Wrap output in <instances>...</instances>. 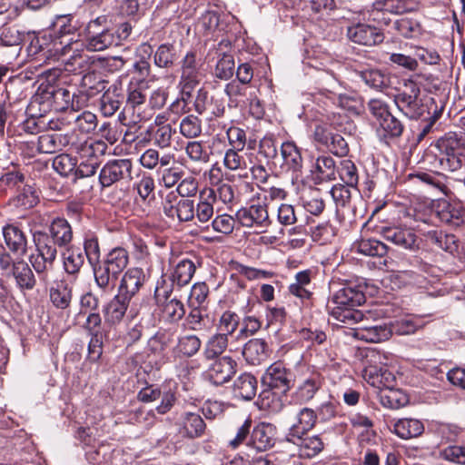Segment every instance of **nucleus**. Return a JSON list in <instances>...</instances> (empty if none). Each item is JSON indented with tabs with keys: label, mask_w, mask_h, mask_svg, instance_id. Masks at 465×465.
<instances>
[{
	"label": "nucleus",
	"mask_w": 465,
	"mask_h": 465,
	"mask_svg": "<svg viewBox=\"0 0 465 465\" xmlns=\"http://www.w3.org/2000/svg\"><path fill=\"white\" fill-rule=\"evenodd\" d=\"M246 84L237 80H232L224 87V94L228 97V104L231 107H237L244 102L246 95Z\"/></svg>",
	"instance_id": "603ef678"
},
{
	"label": "nucleus",
	"mask_w": 465,
	"mask_h": 465,
	"mask_svg": "<svg viewBox=\"0 0 465 465\" xmlns=\"http://www.w3.org/2000/svg\"><path fill=\"white\" fill-rule=\"evenodd\" d=\"M393 327V333L398 335H410L413 334L420 326V320L419 318L405 317L391 322Z\"/></svg>",
	"instance_id": "69168bd1"
},
{
	"label": "nucleus",
	"mask_w": 465,
	"mask_h": 465,
	"mask_svg": "<svg viewBox=\"0 0 465 465\" xmlns=\"http://www.w3.org/2000/svg\"><path fill=\"white\" fill-rule=\"evenodd\" d=\"M242 150L228 148L223 156V166L229 171H242L247 168V163L241 154Z\"/></svg>",
	"instance_id": "e2e57ef3"
},
{
	"label": "nucleus",
	"mask_w": 465,
	"mask_h": 465,
	"mask_svg": "<svg viewBox=\"0 0 465 465\" xmlns=\"http://www.w3.org/2000/svg\"><path fill=\"white\" fill-rule=\"evenodd\" d=\"M410 0H378L373 3L376 10L386 11L391 14L401 15L410 12L412 7Z\"/></svg>",
	"instance_id": "6e6d98bb"
},
{
	"label": "nucleus",
	"mask_w": 465,
	"mask_h": 465,
	"mask_svg": "<svg viewBox=\"0 0 465 465\" xmlns=\"http://www.w3.org/2000/svg\"><path fill=\"white\" fill-rule=\"evenodd\" d=\"M361 78L368 86L377 90H381L390 84L389 76L377 69H370L361 72Z\"/></svg>",
	"instance_id": "bf43d9fd"
},
{
	"label": "nucleus",
	"mask_w": 465,
	"mask_h": 465,
	"mask_svg": "<svg viewBox=\"0 0 465 465\" xmlns=\"http://www.w3.org/2000/svg\"><path fill=\"white\" fill-rule=\"evenodd\" d=\"M205 371L206 379L216 386L228 382L236 372L237 362L231 356L213 360Z\"/></svg>",
	"instance_id": "f8f14e48"
},
{
	"label": "nucleus",
	"mask_w": 465,
	"mask_h": 465,
	"mask_svg": "<svg viewBox=\"0 0 465 465\" xmlns=\"http://www.w3.org/2000/svg\"><path fill=\"white\" fill-rule=\"evenodd\" d=\"M144 282V274L140 268H130L124 274L119 286V294L131 298L139 291Z\"/></svg>",
	"instance_id": "5701e85b"
},
{
	"label": "nucleus",
	"mask_w": 465,
	"mask_h": 465,
	"mask_svg": "<svg viewBox=\"0 0 465 465\" xmlns=\"http://www.w3.org/2000/svg\"><path fill=\"white\" fill-rule=\"evenodd\" d=\"M161 310L162 318L168 322H177L183 319L185 314L183 303L176 299L170 298L169 295L164 296V301L157 298Z\"/></svg>",
	"instance_id": "7c9ffc66"
},
{
	"label": "nucleus",
	"mask_w": 465,
	"mask_h": 465,
	"mask_svg": "<svg viewBox=\"0 0 465 465\" xmlns=\"http://www.w3.org/2000/svg\"><path fill=\"white\" fill-rule=\"evenodd\" d=\"M216 194L213 189H204L200 192L199 202L194 206V216L201 223L208 222L213 215V203Z\"/></svg>",
	"instance_id": "f704fd0d"
},
{
	"label": "nucleus",
	"mask_w": 465,
	"mask_h": 465,
	"mask_svg": "<svg viewBox=\"0 0 465 465\" xmlns=\"http://www.w3.org/2000/svg\"><path fill=\"white\" fill-rule=\"evenodd\" d=\"M68 143V135L58 133L44 134L38 137L37 150L41 153H54L62 150Z\"/></svg>",
	"instance_id": "72a5a7b5"
},
{
	"label": "nucleus",
	"mask_w": 465,
	"mask_h": 465,
	"mask_svg": "<svg viewBox=\"0 0 465 465\" xmlns=\"http://www.w3.org/2000/svg\"><path fill=\"white\" fill-rule=\"evenodd\" d=\"M242 356L252 365H259L269 357L267 342L262 339H251L243 346Z\"/></svg>",
	"instance_id": "b1692460"
},
{
	"label": "nucleus",
	"mask_w": 465,
	"mask_h": 465,
	"mask_svg": "<svg viewBox=\"0 0 465 465\" xmlns=\"http://www.w3.org/2000/svg\"><path fill=\"white\" fill-rule=\"evenodd\" d=\"M46 232L60 248L66 247L73 240L72 227L64 218L53 220Z\"/></svg>",
	"instance_id": "cd10ccee"
},
{
	"label": "nucleus",
	"mask_w": 465,
	"mask_h": 465,
	"mask_svg": "<svg viewBox=\"0 0 465 465\" xmlns=\"http://www.w3.org/2000/svg\"><path fill=\"white\" fill-rule=\"evenodd\" d=\"M10 277L15 279L16 285L21 290H33L36 285V278L33 270L24 260L16 261V265L15 268L13 267Z\"/></svg>",
	"instance_id": "473e14b6"
},
{
	"label": "nucleus",
	"mask_w": 465,
	"mask_h": 465,
	"mask_svg": "<svg viewBox=\"0 0 465 465\" xmlns=\"http://www.w3.org/2000/svg\"><path fill=\"white\" fill-rule=\"evenodd\" d=\"M130 299L118 294L108 303L105 309V320L106 322L116 324L119 323L128 308Z\"/></svg>",
	"instance_id": "ea45409f"
},
{
	"label": "nucleus",
	"mask_w": 465,
	"mask_h": 465,
	"mask_svg": "<svg viewBox=\"0 0 465 465\" xmlns=\"http://www.w3.org/2000/svg\"><path fill=\"white\" fill-rule=\"evenodd\" d=\"M258 381L251 373H242L233 381L232 393L236 399L251 401L257 393Z\"/></svg>",
	"instance_id": "393cba45"
},
{
	"label": "nucleus",
	"mask_w": 465,
	"mask_h": 465,
	"mask_svg": "<svg viewBox=\"0 0 465 465\" xmlns=\"http://www.w3.org/2000/svg\"><path fill=\"white\" fill-rule=\"evenodd\" d=\"M235 217L242 227L259 229L261 232H265L272 223L267 205L261 203L242 207L236 212Z\"/></svg>",
	"instance_id": "1a4fd4ad"
},
{
	"label": "nucleus",
	"mask_w": 465,
	"mask_h": 465,
	"mask_svg": "<svg viewBox=\"0 0 465 465\" xmlns=\"http://www.w3.org/2000/svg\"><path fill=\"white\" fill-rule=\"evenodd\" d=\"M235 72V62L232 54H223L218 59L213 74L216 78L223 81L230 80Z\"/></svg>",
	"instance_id": "864d4df0"
},
{
	"label": "nucleus",
	"mask_w": 465,
	"mask_h": 465,
	"mask_svg": "<svg viewBox=\"0 0 465 465\" xmlns=\"http://www.w3.org/2000/svg\"><path fill=\"white\" fill-rule=\"evenodd\" d=\"M264 387H270L286 393L292 386V373L282 361L270 365L262 378Z\"/></svg>",
	"instance_id": "ddd939ff"
},
{
	"label": "nucleus",
	"mask_w": 465,
	"mask_h": 465,
	"mask_svg": "<svg viewBox=\"0 0 465 465\" xmlns=\"http://www.w3.org/2000/svg\"><path fill=\"white\" fill-rule=\"evenodd\" d=\"M179 433L187 439L193 440L203 436L206 424L200 414L185 411L179 420Z\"/></svg>",
	"instance_id": "a211bd4d"
},
{
	"label": "nucleus",
	"mask_w": 465,
	"mask_h": 465,
	"mask_svg": "<svg viewBox=\"0 0 465 465\" xmlns=\"http://www.w3.org/2000/svg\"><path fill=\"white\" fill-rule=\"evenodd\" d=\"M364 378L372 387L385 391L395 385V376L386 368L370 367L364 371Z\"/></svg>",
	"instance_id": "bb28decb"
},
{
	"label": "nucleus",
	"mask_w": 465,
	"mask_h": 465,
	"mask_svg": "<svg viewBox=\"0 0 465 465\" xmlns=\"http://www.w3.org/2000/svg\"><path fill=\"white\" fill-rule=\"evenodd\" d=\"M5 242L10 252L25 256L27 252V239L25 232L17 226L8 224L3 228Z\"/></svg>",
	"instance_id": "aec40b11"
},
{
	"label": "nucleus",
	"mask_w": 465,
	"mask_h": 465,
	"mask_svg": "<svg viewBox=\"0 0 465 465\" xmlns=\"http://www.w3.org/2000/svg\"><path fill=\"white\" fill-rule=\"evenodd\" d=\"M37 192L30 185L24 184L17 194L10 200V204L21 209H30L38 203Z\"/></svg>",
	"instance_id": "37998d69"
},
{
	"label": "nucleus",
	"mask_w": 465,
	"mask_h": 465,
	"mask_svg": "<svg viewBox=\"0 0 465 465\" xmlns=\"http://www.w3.org/2000/svg\"><path fill=\"white\" fill-rule=\"evenodd\" d=\"M195 271V263L188 258H183L170 269L169 279L173 285L183 287L191 282Z\"/></svg>",
	"instance_id": "4be33fe9"
},
{
	"label": "nucleus",
	"mask_w": 465,
	"mask_h": 465,
	"mask_svg": "<svg viewBox=\"0 0 465 465\" xmlns=\"http://www.w3.org/2000/svg\"><path fill=\"white\" fill-rule=\"evenodd\" d=\"M275 426L261 422L252 430L248 445L258 451H265L275 444Z\"/></svg>",
	"instance_id": "f3484780"
},
{
	"label": "nucleus",
	"mask_w": 465,
	"mask_h": 465,
	"mask_svg": "<svg viewBox=\"0 0 465 465\" xmlns=\"http://www.w3.org/2000/svg\"><path fill=\"white\" fill-rule=\"evenodd\" d=\"M64 269L70 275L79 273L84 263V255L83 251L78 247H72L66 250L63 255Z\"/></svg>",
	"instance_id": "c03bdc74"
},
{
	"label": "nucleus",
	"mask_w": 465,
	"mask_h": 465,
	"mask_svg": "<svg viewBox=\"0 0 465 465\" xmlns=\"http://www.w3.org/2000/svg\"><path fill=\"white\" fill-rule=\"evenodd\" d=\"M240 322L239 316L231 311H225L219 320V330L221 334H226L227 337L232 335L237 330Z\"/></svg>",
	"instance_id": "774afa93"
},
{
	"label": "nucleus",
	"mask_w": 465,
	"mask_h": 465,
	"mask_svg": "<svg viewBox=\"0 0 465 465\" xmlns=\"http://www.w3.org/2000/svg\"><path fill=\"white\" fill-rule=\"evenodd\" d=\"M102 318L97 312H91L88 314L84 328L91 335L88 344L87 358L91 361H97L103 354V343L105 334L101 330Z\"/></svg>",
	"instance_id": "9b49d317"
},
{
	"label": "nucleus",
	"mask_w": 465,
	"mask_h": 465,
	"mask_svg": "<svg viewBox=\"0 0 465 465\" xmlns=\"http://www.w3.org/2000/svg\"><path fill=\"white\" fill-rule=\"evenodd\" d=\"M184 152L187 157L196 163H207L210 155L201 141H190L184 146Z\"/></svg>",
	"instance_id": "13d9d810"
},
{
	"label": "nucleus",
	"mask_w": 465,
	"mask_h": 465,
	"mask_svg": "<svg viewBox=\"0 0 465 465\" xmlns=\"http://www.w3.org/2000/svg\"><path fill=\"white\" fill-rule=\"evenodd\" d=\"M317 423V412L309 407L301 408L293 418V421L289 428L286 439L292 437H301L309 433Z\"/></svg>",
	"instance_id": "dca6fc26"
},
{
	"label": "nucleus",
	"mask_w": 465,
	"mask_h": 465,
	"mask_svg": "<svg viewBox=\"0 0 465 465\" xmlns=\"http://www.w3.org/2000/svg\"><path fill=\"white\" fill-rule=\"evenodd\" d=\"M423 431V423L416 419H401L394 424L393 428V432L403 440L419 437Z\"/></svg>",
	"instance_id": "4c0bfd02"
},
{
	"label": "nucleus",
	"mask_w": 465,
	"mask_h": 465,
	"mask_svg": "<svg viewBox=\"0 0 465 465\" xmlns=\"http://www.w3.org/2000/svg\"><path fill=\"white\" fill-rule=\"evenodd\" d=\"M202 347V341L195 334H185L180 336L174 351L183 357L194 356Z\"/></svg>",
	"instance_id": "a18cd8bd"
},
{
	"label": "nucleus",
	"mask_w": 465,
	"mask_h": 465,
	"mask_svg": "<svg viewBox=\"0 0 465 465\" xmlns=\"http://www.w3.org/2000/svg\"><path fill=\"white\" fill-rule=\"evenodd\" d=\"M322 385L320 372L313 371L303 378L291 395L292 401L296 404H306L312 401Z\"/></svg>",
	"instance_id": "4468645a"
},
{
	"label": "nucleus",
	"mask_w": 465,
	"mask_h": 465,
	"mask_svg": "<svg viewBox=\"0 0 465 465\" xmlns=\"http://www.w3.org/2000/svg\"><path fill=\"white\" fill-rule=\"evenodd\" d=\"M403 130L404 125L394 115L391 114L378 124L377 134L381 141L389 143L391 140L399 138L402 134Z\"/></svg>",
	"instance_id": "e433bc0d"
},
{
	"label": "nucleus",
	"mask_w": 465,
	"mask_h": 465,
	"mask_svg": "<svg viewBox=\"0 0 465 465\" xmlns=\"http://www.w3.org/2000/svg\"><path fill=\"white\" fill-rule=\"evenodd\" d=\"M393 334V327L390 323L364 326L361 331V338L368 342H382Z\"/></svg>",
	"instance_id": "58836bf2"
},
{
	"label": "nucleus",
	"mask_w": 465,
	"mask_h": 465,
	"mask_svg": "<svg viewBox=\"0 0 465 465\" xmlns=\"http://www.w3.org/2000/svg\"><path fill=\"white\" fill-rule=\"evenodd\" d=\"M347 36L351 42L365 46L379 45L384 39L383 34L378 28L361 23L349 26Z\"/></svg>",
	"instance_id": "2eb2a0df"
},
{
	"label": "nucleus",
	"mask_w": 465,
	"mask_h": 465,
	"mask_svg": "<svg viewBox=\"0 0 465 465\" xmlns=\"http://www.w3.org/2000/svg\"><path fill=\"white\" fill-rule=\"evenodd\" d=\"M39 93L33 98L30 103L29 110L32 112L36 105L43 104L45 112L48 108L54 111H65L71 108L73 111H78L81 107L78 98L74 93H72L68 88L54 86V85H40Z\"/></svg>",
	"instance_id": "423d86ee"
},
{
	"label": "nucleus",
	"mask_w": 465,
	"mask_h": 465,
	"mask_svg": "<svg viewBox=\"0 0 465 465\" xmlns=\"http://www.w3.org/2000/svg\"><path fill=\"white\" fill-rule=\"evenodd\" d=\"M124 94L121 87L112 84L100 99V110L104 116L114 115L121 107Z\"/></svg>",
	"instance_id": "a878e982"
},
{
	"label": "nucleus",
	"mask_w": 465,
	"mask_h": 465,
	"mask_svg": "<svg viewBox=\"0 0 465 465\" xmlns=\"http://www.w3.org/2000/svg\"><path fill=\"white\" fill-rule=\"evenodd\" d=\"M282 167L288 171L297 173L302 167V157L299 148L293 142H285L281 145Z\"/></svg>",
	"instance_id": "c9c22d12"
},
{
	"label": "nucleus",
	"mask_w": 465,
	"mask_h": 465,
	"mask_svg": "<svg viewBox=\"0 0 465 465\" xmlns=\"http://www.w3.org/2000/svg\"><path fill=\"white\" fill-rule=\"evenodd\" d=\"M84 255L87 258L89 263L94 268V264H98L100 257V247L98 239L93 234H87L84 242Z\"/></svg>",
	"instance_id": "338daca9"
},
{
	"label": "nucleus",
	"mask_w": 465,
	"mask_h": 465,
	"mask_svg": "<svg viewBox=\"0 0 465 465\" xmlns=\"http://www.w3.org/2000/svg\"><path fill=\"white\" fill-rule=\"evenodd\" d=\"M133 161L120 158L108 161L100 170L99 182L103 187H109L121 181L133 179Z\"/></svg>",
	"instance_id": "6e6552de"
},
{
	"label": "nucleus",
	"mask_w": 465,
	"mask_h": 465,
	"mask_svg": "<svg viewBox=\"0 0 465 465\" xmlns=\"http://www.w3.org/2000/svg\"><path fill=\"white\" fill-rule=\"evenodd\" d=\"M358 252L368 256L382 257L388 252L387 246L375 239L361 240L357 246Z\"/></svg>",
	"instance_id": "680f3d73"
},
{
	"label": "nucleus",
	"mask_w": 465,
	"mask_h": 465,
	"mask_svg": "<svg viewBox=\"0 0 465 465\" xmlns=\"http://www.w3.org/2000/svg\"><path fill=\"white\" fill-rule=\"evenodd\" d=\"M128 262V252L124 248L115 247L102 262L94 265V282L104 293H111L114 290L118 276Z\"/></svg>",
	"instance_id": "20e7f679"
},
{
	"label": "nucleus",
	"mask_w": 465,
	"mask_h": 465,
	"mask_svg": "<svg viewBox=\"0 0 465 465\" xmlns=\"http://www.w3.org/2000/svg\"><path fill=\"white\" fill-rule=\"evenodd\" d=\"M179 129L184 138H197L202 134V121L197 116L189 114L181 120Z\"/></svg>",
	"instance_id": "5fc2aeb1"
},
{
	"label": "nucleus",
	"mask_w": 465,
	"mask_h": 465,
	"mask_svg": "<svg viewBox=\"0 0 465 465\" xmlns=\"http://www.w3.org/2000/svg\"><path fill=\"white\" fill-rule=\"evenodd\" d=\"M287 440L297 446L300 456L303 458H313L324 448V443L320 435H309L288 438Z\"/></svg>",
	"instance_id": "6ab92c4d"
},
{
	"label": "nucleus",
	"mask_w": 465,
	"mask_h": 465,
	"mask_svg": "<svg viewBox=\"0 0 465 465\" xmlns=\"http://www.w3.org/2000/svg\"><path fill=\"white\" fill-rule=\"evenodd\" d=\"M420 87L412 81L404 84V89L394 96V102L398 109L410 119H418L425 115L428 105L420 98Z\"/></svg>",
	"instance_id": "0eeeda50"
},
{
	"label": "nucleus",
	"mask_w": 465,
	"mask_h": 465,
	"mask_svg": "<svg viewBox=\"0 0 465 465\" xmlns=\"http://www.w3.org/2000/svg\"><path fill=\"white\" fill-rule=\"evenodd\" d=\"M58 32L54 31L45 34L37 41L40 48L49 56L59 59L69 54L68 62L71 64H77L83 68L84 64H94V56H88L82 54L84 44L78 39H74L75 27L72 25L70 20H62Z\"/></svg>",
	"instance_id": "f257e3e1"
},
{
	"label": "nucleus",
	"mask_w": 465,
	"mask_h": 465,
	"mask_svg": "<svg viewBox=\"0 0 465 465\" xmlns=\"http://www.w3.org/2000/svg\"><path fill=\"white\" fill-rule=\"evenodd\" d=\"M365 286L353 282H347L336 291L327 303L330 315L337 322L347 325H353L363 320V313L356 310L366 301Z\"/></svg>",
	"instance_id": "7ed1b4c3"
},
{
	"label": "nucleus",
	"mask_w": 465,
	"mask_h": 465,
	"mask_svg": "<svg viewBox=\"0 0 465 465\" xmlns=\"http://www.w3.org/2000/svg\"><path fill=\"white\" fill-rule=\"evenodd\" d=\"M35 253L29 256V262L36 272L40 282L47 286L51 282V273L57 256L58 245L52 241L47 232L37 231L33 234Z\"/></svg>",
	"instance_id": "39448f33"
},
{
	"label": "nucleus",
	"mask_w": 465,
	"mask_h": 465,
	"mask_svg": "<svg viewBox=\"0 0 465 465\" xmlns=\"http://www.w3.org/2000/svg\"><path fill=\"white\" fill-rule=\"evenodd\" d=\"M177 60L176 49L173 45L163 44L154 53L153 62L159 68H171Z\"/></svg>",
	"instance_id": "de8ad7c7"
},
{
	"label": "nucleus",
	"mask_w": 465,
	"mask_h": 465,
	"mask_svg": "<svg viewBox=\"0 0 465 465\" xmlns=\"http://www.w3.org/2000/svg\"><path fill=\"white\" fill-rule=\"evenodd\" d=\"M203 66L202 58L196 51H189L181 61V84L183 93L189 94L199 83L200 70Z\"/></svg>",
	"instance_id": "9d476101"
},
{
	"label": "nucleus",
	"mask_w": 465,
	"mask_h": 465,
	"mask_svg": "<svg viewBox=\"0 0 465 465\" xmlns=\"http://www.w3.org/2000/svg\"><path fill=\"white\" fill-rule=\"evenodd\" d=\"M153 144L159 149L165 150L171 147L176 130L173 126H162L153 131H147Z\"/></svg>",
	"instance_id": "49530a36"
},
{
	"label": "nucleus",
	"mask_w": 465,
	"mask_h": 465,
	"mask_svg": "<svg viewBox=\"0 0 465 465\" xmlns=\"http://www.w3.org/2000/svg\"><path fill=\"white\" fill-rule=\"evenodd\" d=\"M316 177L322 181H332L336 179L335 162L331 156H320L314 163Z\"/></svg>",
	"instance_id": "09e8293b"
},
{
	"label": "nucleus",
	"mask_w": 465,
	"mask_h": 465,
	"mask_svg": "<svg viewBox=\"0 0 465 465\" xmlns=\"http://www.w3.org/2000/svg\"><path fill=\"white\" fill-rule=\"evenodd\" d=\"M108 149L107 143L103 140L89 139L80 143L77 147V153L81 160L100 163Z\"/></svg>",
	"instance_id": "c85d7f7f"
},
{
	"label": "nucleus",
	"mask_w": 465,
	"mask_h": 465,
	"mask_svg": "<svg viewBox=\"0 0 465 465\" xmlns=\"http://www.w3.org/2000/svg\"><path fill=\"white\" fill-rule=\"evenodd\" d=\"M425 240L432 248L453 253L458 250L455 235L445 233L440 230H430L424 233Z\"/></svg>",
	"instance_id": "c756f323"
},
{
	"label": "nucleus",
	"mask_w": 465,
	"mask_h": 465,
	"mask_svg": "<svg viewBox=\"0 0 465 465\" xmlns=\"http://www.w3.org/2000/svg\"><path fill=\"white\" fill-rule=\"evenodd\" d=\"M229 344V337L226 334L216 332L211 335L205 341L203 349V356L206 361L222 358Z\"/></svg>",
	"instance_id": "2f4dec72"
},
{
	"label": "nucleus",
	"mask_w": 465,
	"mask_h": 465,
	"mask_svg": "<svg viewBox=\"0 0 465 465\" xmlns=\"http://www.w3.org/2000/svg\"><path fill=\"white\" fill-rule=\"evenodd\" d=\"M380 401L386 408L400 409L408 403L409 399L401 391L391 388L381 391Z\"/></svg>",
	"instance_id": "8fccbe9b"
},
{
	"label": "nucleus",
	"mask_w": 465,
	"mask_h": 465,
	"mask_svg": "<svg viewBox=\"0 0 465 465\" xmlns=\"http://www.w3.org/2000/svg\"><path fill=\"white\" fill-rule=\"evenodd\" d=\"M341 180L347 185L356 188L359 182L357 168L352 161L345 159L341 161L338 167Z\"/></svg>",
	"instance_id": "052dcab7"
},
{
	"label": "nucleus",
	"mask_w": 465,
	"mask_h": 465,
	"mask_svg": "<svg viewBox=\"0 0 465 465\" xmlns=\"http://www.w3.org/2000/svg\"><path fill=\"white\" fill-rule=\"evenodd\" d=\"M273 390L272 388L265 387L259 395L258 405L262 410L278 413L283 409L284 401L282 396L273 391Z\"/></svg>",
	"instance_id": "a19ab883"
},
{
	"label": "nucleus",
	"mask_w": 465,
	"mask_h": 465,
	"mask_svg": "<svg viewBox=\"0 0 465 465\" xmlns=\"http://www.w3.org/2000/svg\"><path fill=\"white\" fill-rule=\"evenodd\" d=\"M50 300L58 309H66L72 301V288L65 281L56 282L50 289Z\"/></svg>",
	"instance_id": "79ce46f5"
},
{
	"label": "nucleus",
	"mask_w": 465,
	"mask_h": 465,
	"mask_svg": "<svg viewBox=\"0 0 465 465\" xmlns=\"http://www.w3.org/2000/svg\"><path fill=\"white\" fill-rule=\"evenodd\" d=\"M54 170L62 176H68L75 173L76 158L67 153H61L53 159Z\"/></svg>",
	"instance_id": "4d7b16f0"
},
{
	"label": "nucleus",
	"mask_w": 465,
	"mask_h": 465,
	"mask_svg": "<svg viewBox=\"0 0 465 465\" xmlns=\"http://www.w3.org/2000/svg\"><path fill=\"white\" fill-rule=\"evenodd\" d=\"M463 133H447L434 143L437 152L429 153L427 161L430 166L442 171L456 172L465 163V116L459 121Z\"/></svg>",
	"instance_id": "f03ea898"
},
{
	"label": "nucleus",
	"mask_w": 465,
	"mask_h": 465,
	"mask_svg": "<svg viewBox=\"0 0 465 465\" xmlns=\"http://www.w3.org/2000/svg\"><path fill=\"white\" fill-rule=\"evenodd\" d=\"M107 82L98 77L94 73H87L82 78V87L87 96H94L106 88Z\"/></svg>",
	"instance_id": "0e129e2a"
},
{
	"label": "nucleus",
	"mask_w": 465,
	"mask_h": 465,
	"mask_svg": "<svg viewBox=\"0 0 465 465\" xmlns=\"http://www.w3.org/2000/svg\"><path fill=\"white\" fill-rule=\"evenodd\" d=\"M437 152L434 148V144L430 147V149L426 153L424 156V162L430 167L432 173H424L419 172L413 174L412 176L419 179L420 182L432 185L436 188H439L440 191H443L445 185L442 183L440 178L442 177L441 173L442 170L436 169L430 166V163L427 161V154L429 153Z\"/></svg>",
	"instance_id": "3c124183"
},
{
	"label": "nucleus",
	"mask_w": 465,
	"mask_h": 465,
	"mask_svg": "<svg viewBox=\"0 0 465 465\" xmlns=\"http://www.w3.org/2000/svg\"><path fill=\"white\" fill-rule=\"evenodd\" d=\"M90 52H101L113 45H116L114 31L106 28L87 32V38L84 45Z\"/></svg>",
	"instance_id": "412c9836"
}]
</instances>
